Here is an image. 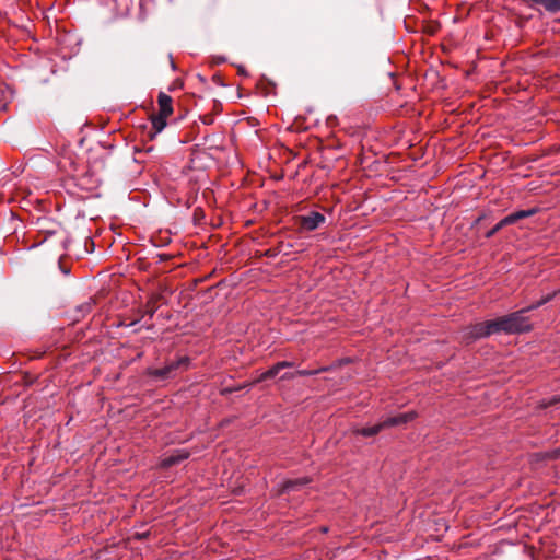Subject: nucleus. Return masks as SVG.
Wrapping results in <instances>:
<instances>
[{"mask_svg":"<svg viewBox=\"0 0 560 560\" xmlns=\"http://www.w3.org/2000/svg\"><path fill=\"white\" fill-rule=\"evenodd\" d=\"M324 222L325 215L316 211L296 218L300 230L307 232L316 230Z\"/></svg>","mask_w":560,"mask_h":560,"instance_id":"0eeeda50","label":"nucleus"},{"mask_svg":"<svg viewBox=\"0 0 560 560\" xmlns=\"http://www.w3.org/2000/svg\"><path fill=\"white\" fill-rule=\"evenodd\" d=\"M190 456V453L186 450H175L171 455L164 456L159 466L160 468L166 469L174 465L182 463Z\"/></svg>","mask_w":560,"mask_h":560,"instance_id":"6e6552de","label":"nucleus"},{"mask_svg":"<svg viewBox=\"0 0 560 560\" xmlns=\"http://www.w3.org/2000/svg\"><path fill=\"white\" fill-rule=\"evenodd\" d=\"M38 233L43 234L42 242H45L48 237L57 235L61 245L66 242L65 231L60 223L52 221L48 218H42L37 220Z\"/></svg>","mask_w":560,"mask_h":560,"instance_id":"39448f33","label":"nucleus"},{"mask_svg":"<svg viewBox=\"0 0 560 560\" xmlns=\"http://www.w3.org/2000/svg\"><path fill=\"white\" fill-rule=\"evenodd\" d=\"M281 366L279 364V362H277L276 364H273L269 370L262 372L255 381L254 383H260V382H264L268 378H272L275 377L280 371H281Z\"/></svg>","mask_w":560,"mask_h":560,"instance_id":"f8f14e48","label":"nucleus"},{"mask_svg":"<svg viewBox=\"0 0 560 560\" xmlns=\"http://www.w3.org/2000/svg\"><path fill=\"white\" fill-rule=\"evenodd\" d=\"M559 292L560 291H553L525 308L493 319L495 332L522 334L529 331L532 324L529 318L524 316V314L550 302Z\"/></svg>","mask_w":560,"mask_h":560,"instance_id":"f257e3e1","label":"nucleus"},{"mask_svg":"<svg viewBox=\"0 0 560 560\" xmlns=\"http://www.w3.org/2000/svg\"><path fill=\"white\" fill-rule=\"evenodd\" d=\"M495 332L494 322L485 320L464 328L462 338L466 343H471L478 339L489 337Z\"/></svg>","mask_w":560,"mask_h":560,"instance_id":"20e7f679","label":"nucleus"},{"mask_svg":"<svg viewBox=\"0 0 560 560\" xmlns=\"http://www.w3.org/2000/svg\"><path fill=\"white\" fill-rule=\"evenodd\" d=\"M188 357H180L177 360L167 362L163 368H148L145 375L158 381H165L175 376V372L179 369L187 370L189 365Z\"/></svg>","mask_w":560,"mask_h":560,"instance_id":"7ed1b4c3","label":"nucleus"},{"mask_svg":"<svg viewBox=\"0 0 560 560\" xmlns=\"http://www.w3.org/2000/svg\"><path fill=\"white\" fill-rule=\"evenodd\" d=\"M330 368H327V366H324V368H319V369H316V370H298L296 371V375L298 376H312V375H317L322 372H326V371H329Z\"/></svg>","mask_w":560,"mask_h":560,"instance_id":"2eb2a0df","label":"nucleus"},{"mask_svg":"<svg viewBox=\"0 0 560 560\" xmlns=\"http://www.w3.org/2000/svg\"><path fill=\"white\" fill-rule=\"evenodd\" d=\"M383 429H385L384 422H380L372 427L361 428V429H353V434L355 435H362L365 438L374 436L378 434Z\"/></svg>","mask_w":560,"mask_h":560,"instance_id":"9d476101","label":"nucleus"},{"mask_svg":"<svg viewBox=\"0 0 560 560\" xmlns=\"http://www.w3.org/2000/svg\"><path fill=\"white\" fill-rule=\"evenodd\" d=\"M310 482H312V479L308 478V477H301V478H296V479H289V480H285L283 482L282 491L289 492V491L295 490L299 487L308 485Z\"/></svg>","mask_w":560,"mask_h":560,"instance_id":"9b49d317","label":"nucleus"},{"mask_svg":"<svg viewBox=\"0 0 560 560\" xmlns=\"http://www.w3.org/2000/svg\"><path fill=\"white\" fill-rule=\"evenodd\" d=\"M296 375V372H288V373H284L282 376H281V380H292L294 378Z\"/></svg>","mask_w":560,"mask_h":560,"instance_id":"f3484780","label":"nucleus"},{"mask_svg":"<svg viewBox=\"0 0 560 560\" xmlns=\"http://www.w3.org/2000/svg\"><path fill=\"white\" fill-rule=\"evenodd\" d=\"M159 112L151 116V124L153 132L150 137L153 138L156 133L161 132L166 126V119L173 113V100L164 92H160L158 96Z\"/></svg>","mask_w":560,"mask_h":560,"instance_id":"f03ea898","label":"nucleus"},{"mask_svg":"<svg viewBox=\"0 0 560 560\" xmlns=\"http://www.w3.org/2000/svg\"><path fill=\"white\" fill-rule=\"evenodd\" d=\"M159 300H160L159 294H152L145 303L144 313L152 317L158 308Z\"/></svg>","mask_w":560,"mask_h":560,"instance_id":"ddd939ff","label":"nucleus"},{"mask_svg":"<svg viewBox=\"0 0 560 560\" xmlns=\"http://www.w3.org/2000/svg\"><path fill=\"white\" fill-rule=\"evenodd\" d=\"M537 211L538 210L536 208H533V209H527V210H518V211H515V212L506 215L505 218L500 220L490 231L487 232L486 237L487 238L492 237L502 228H504L506 225L514 224L522 219L529 218V217L536 214Z\"/></svg>","mask_w":560,"mask_h":560,"instance_id":"423d86ee","label":"nucleus"},{"mask_svg":"<svg viewBox=\"0 0 560 560\" xmlns=\"http://www.w3.org/2000/svg\"><path fill=\"white\" fill-rule=\"evenodd\" d=\"M541 7L550 13H557L560 11V0H542Z\"/></svg>","mask_w":560,"mask_h":560,"instance_id":"4468645a","label":"nucleus"},{"mask_svg":"<svg viewBox=\"0 0 560 560\" xmlns=\"http://www.w3.org/2000/svg\"><path fill=\"white\" fill-rule=\"evenodd\" d=\"M530 7H534V5H541L542 4V0H525Z\"/></svg>","mask_w":560,"mask_h":560,"instance_id":"a211bd4d","label":"nucleus"},{"mask_svg":"<svg viewBox=\"0 0 560 560\" xmlns=\"http://www.w3.org/2000/svg\"><path fill=\"white\" fill-rule=\"evenodd\" d=\"M417 418H418V412L415 410H411V411L404 412V413H400V415H397L394 417H388L383 422H384V425L386 429V428H390V427L406 424L408 422L413 421Z\"/></svg>","mask_w":560,"mask_h":560,"instance_id":"1a4fd4ad","label":"nucleus"},{"mask_svg":"<svg viewBox=\"0 0 560 560\" xmlns=\"http://www.w3.org/2000/svg\"><path fill=\"white\" fill-rule=\"evenodd\" d=\"M557 401H558V399H557V398H553L551 401H549V404H548L547 406L552 405V404H555V402H557Z\"/></svg>","mask_w":560,"mask_h":560,"instance_id":"6ab92c4d","label":"nucleus"},{"mask_svg":"<svg viewBox=\"0 0 560 560\" xmlns=\"http://www.w3.org/2000/svg\"><path fill=\"white\" fill-rule=\"evenodd\" d=\"M279 364H280L281 369L294 366V362H291V361H280Z\"/></svg>","mask_w":560,"mask_h":560,"instance_id":"dca6fc26","label":"nucleus"}]
</instances>
